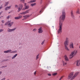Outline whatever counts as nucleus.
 Returning <instances> with one entry per match:
<instances>
[{"label":"nucleus","instance_id":"1","mask_svg":"<svg viewBox=\"0 0 80 80\" xmlns=\"http://www.w3.org/2000/svg\"><path fill=\"white\" fill-rule=\"evenodd\" d=\"M65 11H62V15L59 18V29L58 31V34L62 33V25H63V22L64 21L65 18Z\"/></svg>","mask_w":80,"mask_h":80},{"label":"nucleus","instance_id":"2","mask_svg":"<svg viewBox=\"0 0 80 80\" xmlns=\"http://www.w3.org/2000/svg\"><path fill=\"white\" fill-rule=\"evenodd\" d=\"M79 73V72H77L74 74V72H71L68 76V79H70V78H71V80H73L75 77L77 76Z\"/></svg>","mask_w":80,"mask_h":80},{"label":"nucleus","instance_id":"3","mask_svg":"<svg viewBox=\"0 0 80 80\" xmlns=\"http://www.w3.org/2000/svg\"><path fill=\"white\" fill-rule=\"evenodd\" d=\"M69 44V38L68 37L66 38L65 41L64 42V47L65 48V49L67 51H70V49H68V47H67V45H68Z\"/></svg>","mask_w":80,"mask_h":80},{"label":"nucleus","instance_id":"4","mask_svg":"<svg viewBox=\"0 0 80 80\" xmlns=\"http://www.w3.org/2000/svg\"><path fill=\"white\" fill-rule=\"evenodd\" d=\"M13 24V22H11V21H8L7 22H6L5 24V25H8V27H12V25Z\"/></svg>","mask_w":80,"mask_h":80},{"label":"nucleus","instance_id":"5","mask_svg":"<svg viewBox=\"0 0 80 80\" xmlns=\"http://www.w3.org/2000/svg\"><path fill=\"white\" fill-rule=\"evenodd\" d=\"M19 7L18 8V12H20L22 10V8H23V4H20L19 5Z\"/></svg>","mask_w":80,"mask_h":80},{"label":"nucleus","instance_id":"6","mask_svg":"<svg viewBox=\"0 0 80 80\" xmlns=\"http://www.w3.org/2000/svg\"><path fill=\"white\" fill-rule=\"evenodd\" d=\"M74 63L76 64L77 67H79L80 65V61L78 60L76 61H75Z\"/></svg>","mask_w":80,"mask_h":80},{"label":"nucleus","instance_id":"7","mask_svg":"<svg viewBox=\"0 0 80 80\" xmlns=\"http://www.w3.org/2000/svg\"><path fill=\"white\" fill-rule=\"evenodd\" d=\"M75 51H74L71 52V54L70 55V59H71V58H72L73 57V55H74V54H75Z\"/></svg>","mask_w":80,"mask_h":80},{"label":"nucleus","instance_id":"8","mask_svg":"<svg viewBox=\"0 0 80 80\" xmlns=\"http://www.w3.org/2000/svg\"><path fill=\"white\" fill-rule=\"evenodd\" d=\"M25 7L23 8L22 9V10H27V9H28L30 7L29 5H24Z\"/></svg>","mask_w":80,"mask_h":80},{"label":"nucleus","instance_id":"9","mask_svg":"<svg viewBox=\"0 0 80 80\" xmlns=\"http://www.w3.org/2000/svg\"><path fill=\"white\" fill-rule=\"evenodd\" d=\"M16 30V28H15L14 29H10L9 28H8L7 30L8 32H13L14 30Z\"/></svg>","mask_w":80,"mask_h":80},{"label":"nucleus","instance_id":"10","mask_svg":"<svg viewBox=\"0 0 80 80\" xmlns=\"http://www.w3.org/2000/svg\"><path fill=\"white\" fill-rule=\"evenodd\" d=\"M38 32L39 33H41L43 32V30H42V28L40 27L38 29Z\"/></svg>","mask_w":80,"mask_h":80},{"label":"nucleus","instance_id":"11","mask_svg":"<svg viewBox=\"0 0 80 80\" xmlns=\"http://www.w3.org/2000/svg\"><path fill=\"white\" fill-rule=\"evenodd\" d=\"M70 48H74V47H73V42H71L70 45Z\"/></svg>","mask_w":80,"mask_h":80},{"label":"nucleus","instance_id":"12","mask_svg":"<svg viewBox=\"0 0 80 80\" xmlns=\"http://www.w3.org/2000/svg\"><path fill=\"white\" fill-rule=\"evenodd\" d=\"M22 18V16L19 15L18 17H15V20H19V19H20V18Z\"/></svg>","mask_w":80,"mask_h":80},{"label":"nucleus","instance_id":"13","mask_svg":"<svg viewBox=\"0 0 80 80\" xmlns=\"http://www.w3.org/2000/svg\"><path fill=\"white\" fill-rule=\"evenodd\" d=\"M64 58H65V60L66 62H67L69 60H68V57H67V55H65L64 56Z\"/></svg>","mask_w":80,"mask_h":80},{"label":"nucleus","instance_id":"14","mask_svg":"<svg viewBox=\"0 0 80 80\" xmlns=\"http://www.w3.org/2000/svg\"><path fill=\"white\" fill-rule=\"evenodd\" d=\"M30 15H26L23 16V17L24 18H25L26 19H27V18H28V17H30Z\"/></svg>","mask_w":80,"mask_h":80},{"label":"nucleus","instance_id":"15","mask_svg":"<svg viewBox=\"0 0 80 80\" xmlns=\"http://www.w3.org/2000/svg\"><path fill=\"white\" fill-rule=\"evenodd\" d=\"M10 8H11V6L6 7L5 8V10L6 11L8 10H9V9H10Z\"/></svg>","mask_w":80,"mask_h":80},{"label":"nucleus","instance_id":"16","mask_svg":"<svg viewBox=\"0 0 80 80\" xmlns=\"http://www.w3.org/2000/svg\"><path fill=\"white\" fill-rule=\"evenodd\" d=\"M36 1L35 0H31L30 1L28 2V3H33V2H35Z\"/></svg>","mask_w":80,"mask_h":80},{"label":"nucleus","instance_id":"17","mask_svg":"<svg viewBox=\"0 0 80 80\" xmlns=\"http://www.w3.org/2000/svg\"><path fill=\"white\" fill-rule=\"evenodd\" d=\"M71 15L72 18H74L75 17V16H74V15H73V11H72L71 12Z\"/></svg>","mask_w":80,"mask_h":80},{"label":"nucleus","instance_id":"18","mask_svg":"<svg viewBox=\"0 0 80 80\" xmlns=\"http://www.w3.org/2000/svg\"><path fill=\"white\" fill-rule=\"evenodd\" d=\"M12 52V50H9L7 51H5L4 52V53H9V52Z\"/></svg>","mask_w":80,"mask_h":80},{"label":"nucleus","instance_id":"19","mask_svg":"<svg viewBox=\"0 0 80 80\" xmlns=\"http://www.w3.org/2000/svg\"><path fill=\"white\" fill-rule=\"evenodd\" d=\"M62 65L63 66H65V65H66L67 63V62H65L64 61H62Z\"/></svg>","mask_w":80,"mask_h":80},{"label":"nucleus","instance_id":"20","mask_svg":"<svg viewBox=\"0 0 80 80\" xmlns=\"http://www.w3.org/2000/svg\"><path fill=\"white\" fill-rule=\"evenodd\" d=\"M26 13L25 12H22V13H20V15H25Z\"/></svg>","mask_w":80,"mask_h":80},{"label":"nucleus","instance_id":"21","mask_svg":"<svg viewBox=\"0 0 80 80\" xmlns=\"http://www.w3.org/2000/svg\"><path fill=\"white\" fill-rule=\"evenodd\" d=\"M9 3V2H5V5H4V6H5V7H6V6H7L8 5Z\"/></svg>","mask_w":80,"mask_h":80},{"label":"nucleus","instance_id":"22","mask_svg":"<svg viewBox=\"0 0 80 80\" xmlns=\"http://www.w3.org/2000/svg\"><path fill=\"white\" fill-rule=\"evenodd\" d=\"M36 5V3H32L31 4V6L32 7H33V6H35Z\"/></svg>","mask_w":80,"mask_h":80},{"label":"nucleus","instance_id":"23","mask_svg":"<svg viewBox=\"0 0 80 80\" xmlns=\"http://www.w3.org/2000/svg\"><path fill=\"white\" fill-rule=\"evenodd\" d=\"M17 56V54H16L15 55H14L12 58V59H14V58H15Z\"/></svg>","mask_w":80,"mask_h":80},{"label":"nucleus","instance_id":"24","mask_svg":"<svg viewBox=\"0 0 80 80\" xmlns=\"http://www.w3.org/2000/svg\"><path fill=\"white\" fill-rule=\"evenodd\" d=\"M29 11H30V10L28 9V10H26V11H25L26 14H27V13H29Z\"/></svg>","mask_w":80,"mask_h":80},{"label":"nucleus","instance_id":"25","mask_svg":"<svg viewBox=\"0 0 80 80\" xmlns=\"http://www.w3.org/2000/svg\"><path fill=\"white\" fill-rule=\"evenodd\" d=\"M57 73L56 72V73H52V75H53V76H55V75H57Z\"/></svg>","mask_w":80,"mask_h":80},{"label":"nucleus","instance_id":"26","mask_svg":"<svg viewBox=\"0 0 80 80\" xmlns=\"http://www.w3.org/2000/svg\"><path fill=\"white\" fill-rule=\"evenodd\" d=\"M63 77H64V76H62L61 77V78L59 79V80H62V78H63Z\"/></svg>","mask_w":80,"mask_h":80},{"label":"nucleus","instance_id":"27","mask_svg":"<svg viewBox=\"0 0 80 80\" xmlns=\"http://www.w3.org/2000/svg\"><path fill=\"white\" fill-rule=\"evenodd\" d=\"M45 40H44V41L42 43L41 45H43V44H44V43H45Z\"/></svg>","mask_w":80,"mask_h":80},{"label":"nucleus","instance_id":"28","mask_svg":"<svg viewBox=\"0 0 80 80\" xmlns=\"http://www.w3.org/2000/svg\"><path fill=\"white\" fill-rule=\"evenodd\" d=\"M77 13H78V14H79V9H78L77 10Z\"/></svg>","mask_w":80,"mask_h":80},{"label":"nucleus","instance_id":"29","mask_svg":"<svg viewBox=\"0 0 80 80\" xmlns=\"http://www.w3.org/2000/svg\"><path fill=\"white\" fill-rule=\"evenodd\" d=\"M7 19H8L9 18H10V16H8L7 17Z\"/></svg>","mask_w":80,"mask_h":80},{"label":"nucleus","instance_id":"30","mask_svg":"<svg viewBox=\"0 0 80 80\" xmlns=\"http://www.w3.org/2000/svg\"><path fill=\"white\" fill-rule=\"evenodd\" d=\"M38 56H39V55L38 54L36 57V60H37V59L38 58Z\"/></svg>","mask_w":80,"mask_h":80},{"label":"nucleus","instance_id":"31","mask_svg":"<svg viewBox=\"0 0 80 80\" xmlns=\"http://www.w3.org/2000/svg\"><path fill=\"white\" fill-rule=\"evenodd\" d=\"M21 2H25V0H20Z\"/></svg>","mask_w":80,"mask_h":80},{"label":"nucleus","instance_id":"32","mask_svg":"<svg viewBox=\"0 0 80 80\" xmlns=\"http://www.w3.org/2000/svg\"><path fill=\"white\" fill-rule=\"evenodd\" d=\"M48 76H49L50 77V76H51V75H52L51 74H50V73L48 74Z\"/></svg>","mask_w":80,"mask_h":80},{"label":"nucleus","instance_id":"33","mask_svg":"<svg viewBox=\"0 0 80 80\" xmlns=\"http://www.w3.org/2000/svg\"><path fill=\"white\" fill-rule=\"evenodd\" d=\"M3 29H0V32H3Z\"/></svg>","mask_w":80,"mask_h":80},{"label":"nucleus","instance_id":"34","mask_svg":"<svg viewBox=\"0 0 80 80\" xmlns=\"http://www.w3.org/2000/svg\"><path fill=\"white\" fill-rule=\"evenodd\" d=\"M37 72V71H36L34 73V75H36V72Z\"/></svg>","mask_w":80,"mask_h":80},{"label":"nucleus","instance_id":"35","mask_svg":"<svg viewBox=\"0 0 80 80\" xmlns=\"http://www.w3.org/2000/svg\"><path fill=\"white\" fill-rule=\"evenodd\" d=\"M77 52H78L77 51H76L74 54L76 55L77 54Z\"/></svg>","mask_w":80,"mask_h":80},{"label":"nucleus","instance_id":"36","mask_svg":"<svg viewBox=\"0 0 80 80\" xmlns=\"http://www.w3.org/2000/svg\"><path fill=\"white\" fill-rule=\"evenodd\" d=\"M15 7L16 8H18V5H15Z\"/></svg>","mask_w":80,"mask_h":80},{"label":"nucleus","instance_id":"37","mask_svg":"<svg viewBox=\"0 0 80 80\" xmlns=\"http://www.w3.org/2000/svg\"><path fill=\"white\" fill-rule=\"evenodd\" d=\"M5 79H6L5 78H4L2 79L1 80H5Z\"/></svg>","mask_w":80,"mask_h":80},{"label":"nucleus","instance_id":"38","mask_svg":"<svg viewBox=\"0 0 80 80\" xmlns=\"http://www.w3.org/2000/svg\"><path fill=\"white\" fill-rule=\"evenodd\" d=\"M36 29H34L33 30V31H34V32H35V31H36Z\"/></svg>","mask_w":80,"mask_h":80},{"label":"nucleus","instance_id":"39","mask_svg":"<svg viewBox=\"0 0 80 80\" xmlns=\"http://www.w3.org/2000/svg\"><path fill=\"white\" fill-rule=\"evenodd\" d=\"M2 22L3 23H4V20H2Z\"/></svg>","mask_w":80,"mask_h":80},{"label":"nucleus","instance_id":"40","mask_svg":"<svg viewBox=\"0 0 80 80\" xmlns=\"http://www.w3.org/2000/svg\"><path fill=\"white\" fill-rule=\"evenodd\" d=\"M42 9L40 11V13H41V12H42Z\"/></svg>","mask_w":80,"mask_h":80},{"label":"nucleus","instance_id":"41","mask_svg":"<svg viewBox=\"0 0 80 80\" xmlns=\"http://www.w3.org/2000/svg\"><path fill=\"white\" fill-rule=\"evenodd\" d=\"M2 73V71H0V75H1Z\"/></svg>","mask_w":80,"mask_h":80},{"label":"nucleus","instance_id":"42","mask_svg":"<svg viewBox=\"0 0 80 80\" xmlns=\"http://www.w3.org/2000/svg\"><path fill=\"white\" fill-rule=\"evenodd\" d=\"M25 5H27V4L26 3H24Z\"/></svg>","mask_w":80,"mask_h":80},{"label":"nucleus","instance_id":"43","mask_svg":"<svg viewBox=\"0 0 80 80\" xmlns=\"http://www.w3.org/2000/svg\"><path fill=\"white\" fill-rule=\"evenodd\" d=\"M1 8H2V7H0V9H1Z\"/></svg>","mask_w":80,"mask_h":80},{"label":"nucleus","instance_id":"44","mask_svg":"<svg viewBox=\"0 0 80 80\" xmlns=\"http://www.w3.org/2000/svg\"><path fill=\"white\" fill-rule=\"evenodd\" d=\"M2 13V12H0V15Z\"/></svg>","mask_w":80,"mask_h":80},{"label":"nucleus","instance_id":"45","mask_svg":"<svg viewBox=\"0 0 80 80\" xmlns=\"http://www.w3.org/2000/svg\"><path fill=\"white\" fill-rule=\"evenodd\" d=\"M3 67H6V66H3V67H2V68H3Z\"/></svg>","mask_w":80,"mask_h":80},{"label":"nucleus","instance_id":"46","mask_svg":"<svg viewBox=\"0 0 80 80\" xmlns=\"http://www.w3.org/2000/svg\"><path fill=\"white\" fill-rule=\"evenodd\" d=\"M8 13H10V12H8Z\"/></svg>","mask_w":80,"mask_h":80},{"label":"nucleus","instance_id":"47","mask_svg":"<svg viewBox=\"0 0 80 80\" xmlns=\"http://www.w3.org/2000/svg\"><path fill=\"white\" fill-rule=\"evenodd\" d=\"M11 53H13V52H11Z\"/></svg>","mask_w":80,"mask_h":80},{"label":"nucleus","instance_id":"48","mask_svg":"<svg viewBox=\"0 0 80 80\" xmlns=\"http://www.w3.org/2000/svg\"><path fill=\"white\" fill-rule=\"evenodd\" d=\"M41 0V1H42V0Z\"/></svg>","mask_w":80,"mask_h":80}]
</instances>
